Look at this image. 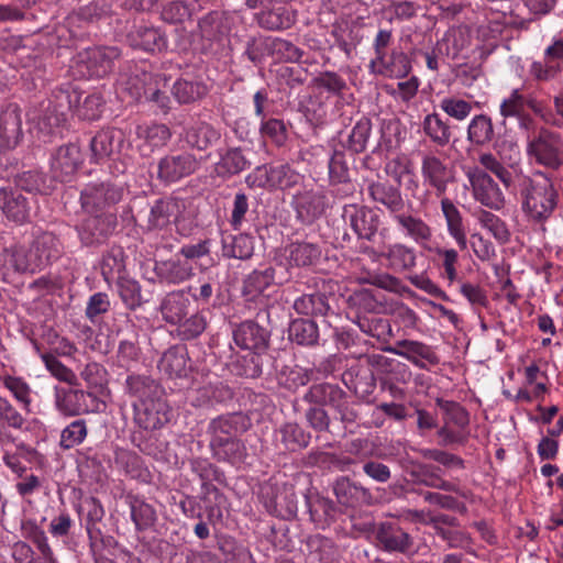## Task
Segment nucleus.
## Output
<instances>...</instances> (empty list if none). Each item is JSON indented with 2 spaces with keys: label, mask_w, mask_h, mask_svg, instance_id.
I'll return each instance as SVG.
<instances>
[{
  "label": "nucleus",
  "mask_w": 563,
  "mask_h": 563,
  "mask_svg": "<svg viewBox=\"0 0 563 563\" xmlns=\"http://www.w3.org/2000/svg\"><path fill=\"white\" fill-rule=\"evenodd\" d=\"M510 194L517 195L520 209L529 223L543 225L554 213L559 203V192L552 177L543 170L530 175L518 174Z\"/></svg>",
  "instance_id": "f257e3e1"
},
{
  "label": "nucleus",
  "mask_w": 563,
  "mask_h": 563,
  "mask_svg": "<svg viewBox=\"0 0 563 563\" xmlns=\"http://www.w3.org/2000/svg\"><path fill=\"white\" fill-rule=\"evenodd\" d=\"M79 99L76 91L71 93L65 90L54 92L51 98L29 111L31 131L36 133V136L43 142H47L52 135L58 132L66 120L67 112L73 110L74 102L78 103Z\"/></svg>",
  "instance_id": "f03ea898"
},
{
  "label": "nucleus",
  "mask_w": 563,
  "mask_h": 563,
  "mask_svg": "<svg viewBox=\"0 0 563 563\" xmlns=\"http://www.w3.org/2000/svg\"><path fill=\"white\" fill-rule=\"evenodd\" d=\"M55 409L65 417H76L91 412H100L106 404L93 393L77 388L55 385L53 387Z\"/></svg>",
  "instance_id": "7ed1b4c3"
},
{
  "label": "nucleus",
  "mask_w": 563,
  "mask_h": 563,
  "mask_svg": "<svg viewBox=\"0 0 563 563\" xmlns=\"http://www.w3.org/2000/svg\"><path fill=\"white\" fill-rule=\"evenodd\" d=\"M119 55L118 48L112 46L86 48L77 54L71 68L78 77H103L112 70L113 62Z\"/></svg>",
  "instance_id": "20e7f679"
},
{
  "label": "nucleus",
  "mask_w": 563,
  "mask_h": 563,
  "mask_svg": "<svg viewBox=\"0 0 563 563\" xmlns=\"http://www.w3.org/2000/svg\"><path fill=\"white\" fill-rule=\"evenodd\" d=\"M465 176L471 185L473 198L484 207L499 211L506 206V197L495 179L482 168L468 167Z\"/></svg>",
  "instance_id": "39448f33"
},
{
  "label": "nucleus",
  "mask_w": 563,
  "mask_h": 563,
  "mask_svg": "<svg viewBox=\"0 0 563 563\" xmlns=\"http://www.w3.org/2000/svg\"><path fill=\"white\" fill-rule=\"evenodd\" d=\"M527 155L537 164L556 170L563 165V142L556 133L541 130L528 142Z\"/></svg>",
  "instance_id": "423d86ee"
},
{
  "label": "nucleus",
  "mask_w": 563,
  "mask_h": 563,
  "mask_svg": "<svg viewBox=\"0 0 563 563\" xmlns=\"http://www.w3.org/2000/svg\"><path fill=\"white\" fill-rule=\"evenodd\" d=\"M322 251L316 243L297 241L285 245L278 253L276 260L287 271L291 268H307L316 265Z\"/></svg>",
  "instance_id": "0eeeda50"
},
{
  "label": "nucleus",
  "mask_w": 563,
  "mask_h": 563,
  "mask_svg": "<svg viewBox=\"0 0 563 563\" xmlns=\"http://www.w3.org/2000/svg\"><path fill=\"white\" fill-rule=\"evenodd\" d=\"M126 135L121 129L109 128L99 131L90 141V162L103 163L115 154H119L125 146Z\"/></svg>",
  "instance_id": "6e6552de"
},
{
  "label": "nucleus",
  "mask_w": 563,
  "mask_h": 563,
  "mask_svg": "<svg viewBox=\"0 0 563 563\" xmlns=\"http://www.w3.org/2000/svg\"><path fill=\"white\" fill-rule=\"evenodd\" d=\"M123 196L121 187L110 184H90L81 191V205L88 213L108 212Z\"/></svg>",
  "instance_id": "1a4fd4ad"
},
{
  "label": "nucleus",
  "mask_w": 563,
  "mask_h": 563,
  "mask_svg": "<svg viewBox=\"0 0 563 563\" xmlns=\"http://www.w3.org/2000/svg\"><path fill=\"white\" fill-rule=\"evenodd\" d=\"M134 422L143 430H156L168 421L169 408L163 397L134 401Z\"/></svg>",
  "instance_id": "9d476101"
},
{
  "label": "nucleus",
  "mask_w": 563,
  "mask_h": 563,
  "mask_svg": "<svg viewBox=\"0 0 563 563\" xmlns=\"http://www.w3.org/2000/svg\"><path fill=\"white\" fill-rule=\"evenodd\" d=\"M81 163L82 155L77 144L60 146L51 158L52 175L59 181H68Z\"/></svg>",
  "instance_id": "9b49d317"
},
{
  "label": "nucleus",
  "mask_w": 563,
  "mask_h": 563,
  "mask_svg": "<svg viewBox=\"0 0 563 563\" xmlns=\"http://www.w3.org/2000/svg\"><path fill=\"white\" fill-rule=\"evenodd\" d=\"M117 218L111 212H95L82 220L78 234L85 244L99 243L114 229Z\"/></svg>",
  "instance_id": "f8f14e48"
},
{
  "label": "nucleus",
  "mask_w": 563,
  "mask_h": 563,
  "mask_svg": "<svg viewBox=\"0 0 563 563\" xmlns=\"http://www.w3.org/2000/svg\"><path fill=\"white\" fill-rule=\"evenodd\" d=\"M343 218L360 239L372 240L378 229V216L375 211L364 206H345Z\"/></svg>",
  "instance_id": "ddd939ff"
},
{
  "label": "nucleus",
  "mask_w": 563,
  "mask_h": 563,
  "mask_svg": "<svg viewBox=\"0 0 563 563\" xmlns=\"http://www.w3.org/2000/svg\"><path fill=\"white\" fill-rule=\"evenodd\" d=\"M369 71L388 78H404L411 71L408 56L400 51H393L369 62Z\"/></svg>",
  "instance_id": "4468645a"
},
{
  "label": "nucleus",
  "mask_w": 563,
  "mask_h": 563,
  "mask_svg": "<svg viewBox=\"0 0 563 563\" xmlns=\"http://www.w3.org/2000/svg\"><path fill=\"white\" fill-rule=\"evenodd\" d=\"M198 166V159L190 153L166 156L158 163V177L174 183L192 174Z\"/></svg>",
  "instance_id": "2eb2a0df"
},
{
  "label": "nucleus",
  "mask_w": 563,
  "mask_h": 563,
  "mask_svg": "<svg viewBox=\"0 0 563 563\" xmlns=\"http://www.w3.org/2000/svg\"><path fill=\"white\" fill-rule=\"evenodd\" d=\"M423 183L435 189L437 196H442L452 180V170L439 157L432 154L424 155L421 164Z\"/></svg>",
  "instance_id": "dca6fc26"
},
{
  "label": "nucleus",
  "mask_w": 563,
  "mask_h": 563,
  "mask_svg": "<svg viewBox=\"0 0 563 563\" xmlns=\"http://www.w3.org/2000/svg\"><path fill=\"white\" fill-rule=\"evenodd\" d=\"M233 340L242 350L261 353L268 345V333L256 322L245 321L233 331Z\"/></svg>",
  "instance_id": "f3484780"
},
{
  "label": "nucleus",
  "mask_w": 563,
  "mask_h": 563,
  "mask_svg": "<svg viewBox=\"0 0 563 563\" xmlns=\"http://www.w3.org/2000/svg\"><path fill=\"white\" fill-rule=\"evenodd\" d=\"M386 351L408 360L420 368H426L427 364L438 363V357L432 349L419 341L402 340L395 346L387 347Z\"/></svg>",
  "instance_id": "a211bd4d"
},
{
  "label": "nucleus",
  "mask_w": 563,
  "mask_h": 563,
  "mask_svg": "<svg viewBox=\"0 0 563 563\" xmlns=\"http://www.w3.org/2000/svg\"><path fill=\"white\" fill-rule=\"evenodd\" d=\"M294 205L298 219L309 224L324 212L325 197L320 190H303L294 197Z\"/></svg>",
  "instance_id": "6ab92c4d"
},
{
  "label": "nucleus",
  "mask_w": 563,
  "mask_h": 563,
  "mask_svg": "<svg viewBox=\"0 0 563 563\" xmlns=\"http://www.w3.org/2000/svg\"><path fill=\"white\" fill-rule=\"evenodd\" d=\"M249 428L246 418L240 413L221 416L210 422L211 433L210 446L218 442L234 439L245 432Z\"/></svg>",
  "instance_id": "aec40b11"
},
{
  "label": "nucleus",
  "mask_w": 563,
  "mask_h": 563,
  "mask_svg": "<svg viewBox=\"0 0 563 563\" xmlns=\"http://www.w3.org/2000/svg\"><path fill=\"white\" fill-rule=\"evenodd\" d=\"M404 236L412 240L418 245L424 246L432 238L431 227L420 217L406 212H397L391 218Z\"/></svg>",
  "instance_id": "412c9836"
},
{
  "label": "nucleus",
  "mask_w": 563,
  "mask_h": 563,
  "mask_svg": "<svg viewBox=\"0 0 563 563\" xmlns=\"http://www.w3.org/2000/svg\"><path fill=\"white\" fill-rule=\"evenodd\" d=\"M22 117L15 107H9L0 115V147L14 148L22 139Z\"/></svg>",
  "instance_id": "4be33fe9"
},
{
  "label": "nucleus",
  "mask_w": 563,
  "mask_h": 563,
  "mask_svg": "<svg viewBox=\"0 0 563 563\" xmlns=\"http://www.w3.org/2000/svg\"><path fill=\"white\" fill-rule=\"evenodd\" d=\"M379 256L387 262V267L395 272L410 271L417 262L415 249L404 243L384 245L379 251Z\"/></svg>",
  "instance_id": "5701e85b"
},
{
  "label": "nucleus",
  "mask_w": 563,
  "mask_h": 563,
  "mask_svg": "<svg viewBox=\"0 0 563 563\" xmlns=\"http://www.w3.org/2000/svg\"><path fill=\"white\" fill-rule=\"evenodd\" d=\"M0 266L8 272L35 273L40 271L34 256L30 253V247L23 245H13L3 250L0 254Z\"/></svg>",
  "instance_id": "b1692460"
},
{
  "label": "nucleus",
  "mask_w": 563,
  "mask_h": 563,
  "mask_svg": "<svg viewBox=\"0 0 563 563\" xmlns=\"http://www.w3.org/2000/svg\"><path fill=\"white\" fill-rule=\"evenodd\" d=\"M297 20V11L288 4H278L272 9L262 10L256 14L261 27L269 31L289 29Z\"/></svg>",
  "instance_id": "393cba45"
},
{
  "label": "nucleus",
  "mask_w": 563,
  "mask_h": 563,
  "mask_svg": "<svg viewBox=\"0 0 563 563\" xmlns=\"http://www.w3.org/2000/svg\"><path fill=\"white\" fill-rule=\"evenodd\" d=\"M30 253L41 271L60 256V242L53 233L43 232L34 238L30 245Z\"/></svg>",
  "instance_id": "a878e982"
},
{
  "label": "nucleus",
  "mask_w": 563,
  "mask_h": 563,
  "mask_svg": "<svg viewBox=\"0 0 563 563\" xmlns=\"http://www.w3.org/2000/svg\"><path fill=\"white\" fill-rule=\"evenodd\" d=\"M0 208L10 221L18 224L30 219L31 207L27 198L21 192L0 188Z\"/></svg>",
  "instance_id": "bb28decb"
},
{
  "label": "nucleus",
  "mask_w": 563,
  "mask_h": 563,
  "mask_svg": "<svg viewBox=\"0 0 563 563\" xmlns=\"http://www.w3.org/2000/svg\"><path fill=\"white\" fill-rule=\"evenodd\" d=\"M190 303L188 292L184 289L167 294L159 305L163 319L176 325L188 316Z\"/></svg>",
  "instance_id": "cd10ccee"
},
{
  "label": "nucleus",
  "mask_w": 563,
  "mask_h": 563,
  "mask_svg": "<svg viewBox=\"0 0 563 563\" xmlns=\"http://www.w3.org/2000/svg\"><path fill=\"white\" fill-rule=\"evenodd\" d=\"M158 368L161 373L169 378L186 377L191 368L187 349L184 346H173L168 349L162 355Z\"/></svg>",
  "instance_id": "c85d7f7f"
},
{
  "label": "nucleus",
  "mask_w": 563,
  "mask_h": 563,
  "mask_svg": "<svg viewBox=\"0 0 563 563\" xmlns=\"http://www.w3.org/2000/svg\"><path fill=\"white\" fill-rule=\"evenodd\" d=\"M82 511L85 515L84 523L90 541L92 551L102 542V531L100 522L104 517V509L101 503L95 498L89 497L82 504Z\"/></svg>",
  "instance_id": "c756f323"
},
{
  "label": "nucleus",
  "mask_w": 563,
  "mask_h": 563,
  "mask_svg": "<svg viewBox=\"0 0 563 563\" xmlns=\"http://www.w3.org/2000/svg\"><path fill=\"white\" fill-rule=\"evenodd\" d=\"M334 493L340 504L347 507H355L362 504L369 505L373 501L371 492L346 477L335 482Z\"/></svg>",
  "instance_id": "7c9ffc66"
},
{
  "label": "nucleus",
  "mask_w": 563,
  "mask_h": 563,
  "mask_svg": "<svg viewBox=\"0 0 563 563\" xmlns=\"http://www.w3.org/2000/svg\"><path fill=\"white\" fill-rule=\"evenodd\" d=\"M331 34L345 53H350L362 40L358 21L344 15L338 18L332 24Z\"/></svg>",
  "instance_id": "2f4dec72"
},
{
  "label": "nucleus",
  "mask_w": 563,
  "mask_h": 563,
  "mask_svg": "<svg viewBox=\"0 0 563 563\" xmlns=\"http://www.w3.org/2000/svg\"><path fill=\"white\" fill-rule=\"evenodd\" d=\"M441 210L446 222L449 235L455 241L460 250L467 247V236L463 224L462 213L449 198L441 200Z\"/></svg>",
  "instance_id": "473e14b6"
},
{
  "label": "nucleus",
  "mask_w": 563,
  "mask_h": 563,
  "mask_svg": "<svg viewBox=\"0 0 563 563\" xmlns=\"http://www.w3.org/2000/svg\"><path fill=\"white\" fill-rule=\"evenodd\" d=\"M503 30L504 24L493 21L481 24L477 27L474 38V51L478 53L481 58H486L495 51Z\"/></svg>",
  "instance_id": "72a5a7b5"
},
{
  "label": "nucleus",
  "mask_w": 563,
  "mask_h": 563,
  "mask_svg": "<svg viewBox=\"0 0 563 563\" xmlns=\"http://www.w3.org/2000/svg\"><path fill=\"white\" fill-rule=\"evenodd\" d=\"M367 191L374 201L384 205L390 211L391 217L404 208L400 191L387 183L373 181L368 185Z\"/></svg>",
  "instance_id": "f704fd0d"
},
{
  "label": "nucleus",
  "mask_w": 563,
  "mask_h": 563,
  "mask_svg": "<svg viewBox=\"0 0 563 563\" xmlns=\"http://www.w3.org/2000/svg\"><path fill=\"white\" fill-rule=\"evenodd\" d=\"M157 276L168 284H180L194 275V268L187 260H169L156 265Z\"/></svg>",
  "instance_id": "c9c22d12"
},
{
  "label": "nucleus",
  "mask_w": 563,
  "mask_h": 563,
  "mask_svg": "<svg viewBox=\"0 0 563 563\" xmlns=\"http://www.w3.org/2000/svg\"><path fill=\"white\" fill-rule=\"evenodd\" d=\"M478 168H482L487 174L492 173L495 175L508 191H512L516 175L498 155L489 152L482 153L478 156Z\"/></svg>",
  "instance_id": "e433bc0d"
},
{
  "label": "nucleus",
  "mask_w": 563,
  "mask_h": 563,
  "mask_svg": "<svg viewBox=\"0 0 563 563\" xmlns=\"http://www.w3.org/2000/svg\"><path fill=\"white\" fill-rule=\"evenodd\" d=\"M125 386L128 394L134 397L135 401H146L162 397L158 384L147 376L130 375L125 380Z\"/></svg>",
  "instance_id": "4c0bfd02"
},
{
  "label": "nucleus",
  "mask_w": 563,
  "mask_h": 563,
  "mask_svg": "<svg viewBox=\"0 0 563 563\" xmlns=\"http://www.w3.org/2000/svg\"><path fill=\"white\" fill-rule=\"evenodd\" d=\"M275 282V269L265 267L250 273L243 283V294L251 300H255Z\"/></svg>",
  "instance_id": "58836bf2"
},
{
  "label": "nucleus",
  "mask_w": 563,
  "mask_h": 563,
  "mask_svg": "<svg viewBox=\"0 0 563 563\" xmlns=\"http://www.w3.org/2000/svg\"><path fill=\"white\" fill-rule=\"evenodd\" d=\"M377 539L387 551L405 552L410 545L409 534L401 528L390 523L380 525L377 531Z\"/></svg>",
  "instance_id": "ea45409f"
},
{
  "label": "nucleus",
  "mask_w": 563,
  "mask_h": 563,
  "mask_svg": "<svg viewBox=\"0 0 563 563\" xmlns=\"http://www.w3.org/2000/svg\"><path fill=\"white\" fill-rule=\"evenodd\" d=\"M494 124L486 114L474 115L467 125V141L474 145L483 146L494 139Z\"/></svg>",
  "instance_id": "a19ab883"
},
{
  "label": "nucleus",
  "mask_w": 563,
  "mask_h": 563,
  "mask_svg": "<svg viewBox=\"0 0 563 563\" xmlns=\"http://www.w3.org/2000/svg\"><path fill=\"white\" fill-rule=\"evenodd\" d=\"M210 448L218 461L229 462L233 465L242 463L247 455L244 443L236 438L218 442Z\"/></svg>",
  "instance_id": "79ce46f5"
},
{
  "label": "nucleus",
  "mask_w": 563,
  "mask_h": 563,
  "mask_svg": "<svg viewBox=\"0 0 563 563\" xmlns=\"http://www.w3.org/2000/svg\"><path fill=\"white\" fill-rule=\"evenodd\" d=\"M446 54L451 55L452 58L468 56L470 51H474V40L472 38L470 31L466 27H459L451 30L445 38Z\"/></svg>",
  "instance_id": "37998d69"
},
{
  "label": "nucleus",
  "mask_w": 563,
  "mask_h": 563,
  "mask_svg": "<svg viewBox=\"0 0 563 563\" xmlns=\"http://www.w3.org/2000/svg\"><path fill=\"white\" fill-rule=\"evenodd\" d=\"M35 350L45 368L55 379L70 386L77 385V375L75 372L55 357L54 353H42L41 349L36 344Z\"/></svg>",
  "instance_id": "c03bdc74"
},
{
  "label": "nucleus",
  "mask_w": 563,
  "mask_h": 563,
  "mask_svg": "<svg viewBox=\"0 0 563 563\" xmlns=\"http://www.w3.org/2000/svg\"><path fill=\"white\" fill-rule=\"evenodd\" d=\"M220 137L219 132L207 123H197L186 133V142L200 151L208 148Z\"/></svg>",
  "instance_id": "a18cd8bd"
},
{
  "label": "nucleus",
  "mask_w": 563,
  "mask_h": 563,
  "mask_svg": "<svg viewBox=\"0 0 563 563\" xmlns=\"http://www.w3.org/2000/svg\"><path fill=\"white\" fill-rule=\"evenodd\" d=\"M422 129L426 135L440 146H444L450 142V128L435 112L429 113L424 117L422 121Z\"/></svg>",
  "instance_id": "49530a36"
},
{
  "label": "nucleus",
  "mask_w": 563,
  "mask_h": 563,
  "mask_svg": "<svg viewBox=\"0 0 563 563\" xmlns=\"http://www.w3.org/2000/svg\"><path fill=\"white\" fill-rule=\"evenodd\" d=\"M176 203L173 200L159 199L151 208L148 227L151 229H164L175 220Z\"/></svg>",
  "instance_id": "de8ad7c7"
},
{
  "label": "nucleus",
  "mask_w": 563,
  "mask_h": 563,
  "mask_svg": "<svg viewBox=\"0 0 563 563\" xmlns=\"http://www.w3.org/2000/svg\"><path fill=\"white\" fill-rule=\"evenodd\" d=\"M318 336V327L312 320L298 319L290 324L289 338L299 345H312Z\"/></svg>",
  "instance_id": "09e8293b"
},
{
  "label": "nucleus",
  "mask_w": 563,
  "mask_h": 563,
  "mask_svg": "<svg viewBox=\"0 0 563 563\" xmlns=\"http://www.w3.org/2000/svg\"><path fill=\"white\" fill-rule=\"evenodd\" d=\"M3 386L11 393L14 399L21 405L22 409L30 411L32 404V388L22 378L12 375H5L1 378Z\"/></svg>",
  "instance_id": "8fccbe9b"
},
{
  "label": "nucleus",
  "mask_w": 563,
  "mask_h": 563,
  "mask_svg": "<svg viewBox=\"0 0 563 563\" xmlns=\"http://www.w3.org/2000/svg\"><path fill=\"white\" fill-rule=\"evenodd\" d=\"M203 36L218 41L230 32L229 19L222 13H211L199 23Z\"/></svg>",
  "instance_id": "3c124183"
},
{
  "label": "nucleus",
  "mask_w": 563,
  "mask_h": 563,
  "mask_svg": "<svg viewBox=\"0 0 563 563\" xmlns=\"http://www.w3.org/2000/svg\"><path fill=\"white\" fill-rule=\"evenodd\" d=\"M496 154L510 168L518 179V174L523 173L521 167V152L517 142L506 140L495 144Z\"/></svg>",
  "instance_id": "603ef678"
},
{
  "label": "nucleus",
  "mask_w": 563,
  "mask_h": 563,
  "mask_svg": "<svg viewBox=\"0 0 563 563\" xmlns=\"http://www.w3.org/2000/svg\"><path fill=\"white\" fill-rule=\"evenodd\" d=\"M206 93V86L194 80L179 79L173 86V95L179 103L194 102Z\"/></svg>",
  "instance_id": "864d4df0"
},
{
  "label": "nucleus",
  "mask_w": 563,
  "mask_h": 563,
  "mask_svg": "<svg viewBox=\"0 0 563 563\" xmlns=\"http://www.w3.org/2000/svg\"><path fill=\"white\" fill-rule=\"evenodd\" d=\"M292 308L299 314L303 316H322L328 310V303L325 297L321 294H309L298 297Z\"/></svg>",
  "instance_id": "5fc2aeb1"
},
{
  "label": "nucleus",
  "mask_w": 563,
  "mask_h": 563,
  "mask_svg": "<svg viewBox=\"0 0 563 563\" xmlns=\"http://www.w3.org/2000/svg\"><path fill=\"white\" fill-rule=\"evenodd\" d=\"M131 518L137 530H145L156 521L155 509L144 500L134 497L130 500Z\"/></svg>",
  "instance_id": "6e6d98bb"
},
{
  "label": "nucleus",
  "mask_w": 563,
  "mask_h": 563,
  "mask_svg": "<svg viewBox=\"0 0 563 563\" xmlns=\"http://www.w3.org/2000/svg\"><path fill=\"white\" fill-rule=\"evenodd\" d=\"M477 221L482 228L487 230L499 243L508 242L510 232L507 224L495 213L482 210L477 216Z\"/></svg>",
  "instance_id": "4d7b16f0"
},
{
  "label": "nucleus",
  "mask_w": 563,
  "mask_h": 563,
  "mask_svg": "<svg viewBox=\"0 0 563 563\" xmlns=\"http://www.w3.org/2000/svg\"><path fill=\"white\" fill-rule=\"evenodd\" d=\"M134 46L146 52L162 51L166 46L165 36L154 27H140L133 37Z\"/></svg>",
  "instance_id": "13d9d810"
},
{
  "label": "nucleus",
  "mask_w": 563,
  "mask_h": 563,
  "mask_svg": "<svg viewBox=\"0 0 563 563\" xmlns=\"http://www.w3.org/2000/svg\"><path fill=\"white\" fill-rule=\"evenodd\" d=\"M195 10V1H172L164 5L162 19L168 23H183L191 18Z\"/></svg>",
  "instance_id": "bf43d9fd"
},
{
  "label": "nucleus",
  "mask_w": 563,
  "mask_h": 563,
  "mask_svg": "<svg viewBox=\"0 0 563 563\" xmlns=\"http://www.w3.org/2000/svg\"><path fill=\"white\" fill-rule=\"evenodd\" d=\"M475 104L478 103L475 102ZM439 106L444 113L456 121H464L468 118L474 108V103L456 96L442 98Z\"/></svg>",
  "instance_id": "052dcab7"
},
{
  "label": "nucleus",
  "mask_w": 563,
  "mask_h": 563,
  "mask_svg": "<svg viewBox=\"0 0 563 563\" xmlns=\"http://www.w3.org/2000/svg\"><path fill=\"white\" fill-rule=\"evenodd\" d=\"M247 165V161L238 148L229 150L221 156L216 170L220 176L234 175L242 172Z\"/></svg>",
  "instance_id": "680f3d73"
},
{
  "label": "nucleus",
  "mask_w": 563,
  "mask_h": 563,
  "mask_svg": "<svg viewBox=\"0 0 563 563\" xmlns=\"http://www.w3.org/2000/svg\"><path fill=\"white\" fill-rule=\"evenodd\" d=\"M207 319L200 313H194L190 317H185L179 323H177V333L181 340H192L203 333L207 328Z\"/></svg>",
  "instance_id": "e2e57ef3"
},
{
  "label": "nucleus",
  "mask_w": 563,
  "mask_h": 563,
  "mask_svg": "<svg viewBox=\"0 0 563 563\" xmlns=\"http://www.w3.org/2000/svg\"><path fill=\"white\" fill-rule=\"evenodd\" d=\"M87 433L86 421L82 419L75 420L63 429L59 445L65 450L75 448L85 441Z\"/></svg>",
  "instance_id": "0e129e2a"
},
{
  "label": "nucleus",
  "mask_w": 563,
  "mask_h": 563,
  "mask_svg": "<svg viewBox=\"0 0 563 563\" xmlns=\"http://www.w3.org/2000/svg\"><path fill=\"white\" fill-rule=\"evenodd\" d=\"M25 537L35 545L41 559L45 563H57V559L48 544V539L42 529L32 525L31 527L25 528Z\"/></svg>",
  "instance_id": "69168bd1"
},
{
  "label": "nucleus",
  "mask_w": 563,
  "mask_h": 563,
  "mask_svg": "<svg viewBox=\"0 0 563 563\" xmlns=\"http://www.w3.org/2000/svg\"><path fill=\"white\" fill-rule=\"evenodd\" d=\"M278 432L282 442L289 450L305 448L309 443V435L297 423L287 422L279 428Z\"/></svg>",
  "instance_id": "338daca9"
},
{
  "label": "nucleus",
  "mask_w": 563,
  "mask_h": 563,
  "mask_svg": "<svg viewBox=\"0 0 563 563\" xmlns=\"http://www.w3.org/2000/svg\"><path fill=\"white\" fill-rule=\"evenodd\" d=\"M344 393L341 388L332 384H318L310 388V398L320 404L339 406Z\"/></svg>",
  "instance_id": "774afa93"
}]
</instances>
